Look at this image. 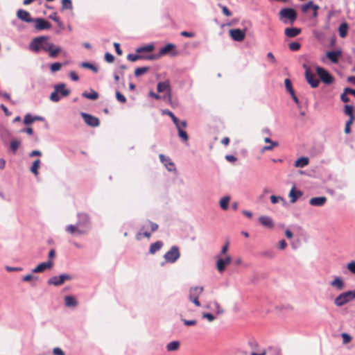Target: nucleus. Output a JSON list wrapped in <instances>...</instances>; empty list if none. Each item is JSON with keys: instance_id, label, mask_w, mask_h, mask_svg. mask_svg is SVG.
<instances>
[{"instance_id": "nucleus-13", "label": "nucleus", "mask_w": 355, "mask_h": 355, "mask_svg": "<svg viewBox=\"0 0 355 355\" xmlns=\"http://www.w3.org/2000/svg\"><path fill=\"white\" fill-rule=\"evenodd\" d=\"M65 231L71 234L85 235L87 230L79 228L76 224L66 226Z\"/></svg>"}, {"instance_id": "nucleus-6", "label": "nucleus", "mask_w": 355, "mask_h": 355, "mask_svg": "<svg viewBox=\"0 0 355 355\" xmlns=\"http://www.w3.org/2000/svg\"><path fill=\"white\" fill-rule=\"evenodd\" d=\"M180 257L179 248L176 245L172 246L170 250L165 253L164 258L167 263H173Z\"/></svg>"}, {"instance_id": "nucleus-38", "label": "nucleus", "mask_w": 355, "mask_h": 355, "mask_svg": "<svg viewBox=\"0 0 355 355\" xmlns=\"http://www.w3.org/2000/svg\"><path fill=\"white\" fill-rule=\"evenodd\" d=\"M345 114L349 116V119H355L354 115V108L352 105H346L344 110Z\"/></svg>"}, {"instance_id": "nucleus-14", "label": "nucleus", "mask_w": 355, "mask_h": 355, "mask_svg": "<svg viewBox=\"0 0 355 355\" xmlns=\"http://www.w3.org/2000/svg\"><path fill=\"white\" fill-rule=\"evenodd\" d=\"M232 261V259L230 256H227L225 258L218 257L216 263V268L218 272H223L225 267L229 265Z\"/></svg>"}, {"instance_id": "nucleus-39", "label": "nucleus", "mask_w": 355, "mask_h": 355, "mask_svg": "<svg viewBox=\"0 0 355 355\" xmlns=\"http://www.w3.org/2000/svg\"><path fill=\"white\" fill-rule=\"evenodd\" d=\"M40 160L36 159L33 162L32 166L31 167V171L37 176L38 175V168H40Z\"/></svg>"}, {"instance_id": "nucleus-31", "label": "nucleus", "mask_w": 355, "mask_h": 355, "mask_svg": "<svg viewBox=\"0 0 355 355\" xmlns=\"http://www.w3.org/2000/svg\"><path fill=\"white\" fill-rule=\"evenodd\" d=\"M175 49V45H174L173 44H167L164 47L160 49L159 54H157V55H159V58L160 56L166 54L167 53H168L169 51H171V50Z\"/></svg>"}, {"instance_id": "nucleus-60", "label": "nucleus", "mask_w": 355, "mask_h": 355, "mask_svg": "<svg viewBox=\"0 0 355 355\" xmlns=\"http://www.w3.org/2000/svg\"><path fill=\"white\" fill-rule=\"evenodd\" d=\"M347 269L351 272H352L353 274H355V261H352L351 262H349L348 264H347Z\"/></svg>"}, {"instance_id": "nucleus-23", "label": "nucleus", "mask_w": 355, "mask_h": 355, "mask_svg": "<svg viewBox=\"0 0 355 355\" xmlns=\"http://www.w3.org/2000/svg\"><path fill=\"white\" fill-rule=\"evenodd\" d=\"M301 31V29L299 28H286L284 31V34L287 37L292 38L298 35Z\"/></svg>"}, {"instance_id": "nucleus-35", "label": "nucleus", "mask_w": 355, "mask_h": 355, "mask_svg": "<svg viewBox=\"0 0 355 355\" xmlns=\"http://www.w3.org/2000/svg\"><path fill=\"white\" fill-rule=\"evenodd\" d=\"M61 51V48L60 46H55V45L52 43L51 46V50L48 51L49 56L51 58L57 57L58 54Z\"/></svg>"}, {"instance_id": "nucleus-33", "label": "nucleus", "mask_w": 355, "mask_h": 355, "mask_svg": "<svg viewBox=\"0 0 355 355\" xmlns=\"http://www.w3.org/2000/svg\"><path fill=\"white\" fill-rule=\"evenodd\" d=\"M230 201V197L229 196H226L220 198L219 201V205L220 208L223 210H227L228 209L229 202Z\"/></svg>"}, {"instance_id": "nucleus-4", "label": "nucleus", "mask_w": 355, "mask_h": 355, "mask_svg": "<svg viewBox=\"0 0 355 355\" xmlns=\"http://www.w3.org/2000/svg\"><path fill=\"white\" fill-rule=\"evenodd\" d=\"M157 229L158 225L157 223H153L150 220H147L146 223H144L141 228V231H142L143 233L139 232L137 234V239L138 240H140L141 234H143L144 236L146 238H150L151 234L156 231Z\"/></svg>"}, {"instance_id": "nucleus-7", "label": "nucleus", "mask_w": 355, "mask_h": 355, "mask_svg": "<svg viewBox=\"0 0 355 355\" xmlns=\"http://www.w3.org/2000/svg\"><path fill=\"white\" fill-rule=\"evenodd\" d=\"M173 123L175 124L177 130H178V136L184 141H187L188 139H189V136L187 133V132L184 130V129L187 128V123L185 120H183L182 121H180L178 118H177V120L175 122H173Z\"/></svg>"}, {"instance_id": "nucleus-25", "label": "nucleus", "mask_w": 355, "mask_h": 355, "mask_svg": "<svg viewBox=\"0 0 355 355\" xmlns=\"http://www.w3.org/2000/svg\"><path fill=\"white\" fill-rule=\"evenodd\" d=\"M204 288L202 286H194L191 287L189 290V298L191 297H199L202 293Z\"/></svg>"}, {"instance_id": "nucleus-52", "label": "nucleus", "mask_w": 355, "mask_h": 355, "mask_svg": "<svg viewBox=\"0 0 355 355\" xmlns=\"http://www.w3.org/2000/svg\"><path fill=\"white\" fill-rule=\"evenodd\" d=\"M62 64L60 62H54L51 64L50 69L52 72H56L61 69Z\"/></svg>"}, {"instance_id": "nucleus-41", "label": "nucleus", "mask_w": 355, "mask_h": 355, "mask_svg": "<svg viewBox=\"0 0 355 355\" xmlns=\"http://www.w3.org/2000/svg\"><path fill=\"white\" fill-rule=\"evenodd\" d=\"M146 53H138L139 56H142L140 60H154L159 58V55H156L155 54L146 55Z\"/></svg>"}, {"instance_id": "nucleus-8", "label": "nucleus", "mask_w": 355, "mask_h": 355, "mask_svg": "<svg viewBox=\"0 0 355 355\" xmlns=\"http://www.w3.org/2000/svg\"><path fill=\"white\" fill-rule=\"evenodd\" d=\"M77 217L78 221L76 225L79 228L87 230V234L90 227V219L89 215L86 213H78L77 214Z\"/></svg>"}, {"instance_id": "nucleus-20", "label": "nucleus", "mask_w": 355, "mask_h": 355, "mask_svg": "<svg viewBox=\"0 0 355 355\" xmlns=\"http://www.w3.org/2000/svg\"><path fill=\"white\" fill-rule=\"evenodd\" d=\"M302 195L303 193L300 190H297L295 187L293 186L288 194V196L290 198V202L291 203H295L297 201V200L299 198H300Z\"/></svg>"}, {"instance_id": "nucleus-63", "label": "nucleus", "mask_w": 355, "mask_h": 355, "mask_svg": "<svg viewBox=\"0 0 355 355\" xmlns=\"http://www.w3.org/2000/svg\"><path fill=\"white\" fill-rule=\"evenodd\" d=\"M180 35L182 36L186 37H193L195 36V33L193 32H188V31H182L180 33Z\"/></svg>"}, {"instance_id": "nucleus-48", "label": "nucleus", "mask_w": 355, "mask_h": 355, "mask_svg": "<svg viewBox=\"0 0 355 355\" xmlns=\"http://www.w3.org/2000/svg\"><path fill=\"white\" fill-rule=\"evenodd\" d=\"M213 304L214 306V311L216 314L220 315L224 313L223 309L220 306V304L217 302H214Z\"/></svg>"}, {"instance_id": "nucleus-5", "label": "nucleus", "mask_w": 355, "mask_h": 355, "mask_svg": "<svg viewBox=\"0 0 355 355\" xmlns=\"http://www.w3.org/2000/svg\"><path fill=\"white\" fill-rule=\"evenodd\" d=\"M355 299V291H349L340 293L334 300V304L337 306H342Z\"/></svg>"}, {"instance_id": "nucleus-45", "label": "nucleus", "mask_w": 355, "mask_h": 355, "mask_svg": "<svg viewBox=\"0 0 355 355\" xmlns=\"http://www.w3.org/2000/svg\"><path fill=\"white\" fill-rule=\"evenodd\" d=\"M314 6H318V5L314 4L312 1H310L307 3L302 6V10L303 12H306L309 8L313 9Z\"/></svg>"}, {"instance_id": "nucleus-26", "label": "nucleus", "mask_w": 355, "mask_h": 355, "mask_svg": "<svg viewBox=\"0 0 355 355\" xmlns=\"http://www.w3.org/2000/svg\"><path fill=\"white\" fill-rule=\"evenodd\" d=\"M340 51H328L327 57L333 62L336 63L338 61L339 57L341 55Z\"/></svg>"}, {"instance_id": "nucleus-49", "label": "nucleus", "mask_w": 355, "mask_h": 355, "mask_svg": "<svg viewBox=\"0 0 355 355\" xmlns=\"http://www.w3.org/2000/svg\"><path fill=\"white\" fill-rule=\"evenodd\" d=\"M278 146V143L277 142H272V144H270V145L269 146H263L262 148H261V153H263L265 151H268V150H272L275 147L277 146Z\"/></svg>"}, {"instance_id": "nucleus-12", "label": "nucleus", "mask_w": 355, "mask_h": 355, "mask_svg": "<svg viewBox=\"0 0 355 355\" xmlns=\"http://www.w3.org/2000/svg\"><path fill=\"white\" fill-rule=\"evenodd\" d=\"M81 116L84 119L87 125L91 127H97L99 125V120L97 117H95L85 112L80 113Z\"/></svg>"}, {"instance_id": "nucleus-27", "label": "nucleus", "mask_w": 355, "mask_h": 355, "mask_svg": "<svg viewBox=\"0 0 355 355\" xmlns=\"http://www.w3.org/2000/svg\"><path fill=\"white\" fill-rule=\"evenodd\" d=\"M155 49V46L153 44H149L143 46L138 47L135 51L137 53H151Z\"/></svg>"}, {"instance_id": "nucleus-59", "label": "nucleus", "mask_w": 355, "mask_h": 355, "mask_svg": "<svg viewBox=\"0 0 355 355\" xmlns=\"http://www.w3.org/2000/svg\"><path fill=\"white\" fill-rule=\"evenodd\" d=\"M105 60L106 62L110 63V62H112L114 61V55L112 54L107 52L105 54Z\"/></svg>"}, {"instance_id": "nucleus-43", "label": "nucleus", "mask_w": 355, "mask_h": 355, "mask_svg": "<svg viewBox=\"0 0 355 355\" xmlns=\"http://www.w3.org/2000/svg\"><path fill=\"white\" fill-rule=\"evenodd\" d=\"M81 66L84 68L89 69L95 73L98 72V68L89 62H83L81 64Z\"/></svg>"}, {"instance_id": "nucleus-54", "label": "nucleus", "mask_w": 355, "mask_h": 355, "mask_svg": "<svg viewBox=\"0 0 355 355\" xmlns=\"http://www.w3.org/2000/svg\"><path fill=\"white\" fill-rule=\"evenodd\" d=\"M354 120V119H349V120H347L346 121L345 128V132L346 134L350 133V132H351L350 125L352 124Z\"/></svg>"}, {"instance_id": "nucleus-18", "label": "nucleus", "mask_w": 355, "mask_h": 355, "mask_svg": "<svg viewBox=\"0 0 355 355\" xmlns=\"http://www.w3.org/2000/svg\"><path fill=\"white\" fill-rule=\"evenodd\" d=\"M53 263L51 260H49L46 262H42L38 264L35 268L32 270V272L34 273L42 272L46 269H50L52 268Z\"/></svg>"}, {"instance_id": "nucleus-50", "label": "nucleus", "mask_w": 355, "mask_h": 355, "mask_svg": "<svg viewBox=\"0 0 355 355\" xmlns=\"http://www.w3.org/2000/svg\"><path fill=\"white\" fill-rule=\"evenodd\" d=\"M289 49L293 51H298L300 49V44L297 42H293L289 44Z\"/></svg>"}, {"instance_id": "nucleus-24", "label": "nucleus", "mask_w": 355, "mask_h": 355, "mask_svg": "<svg viewBox=\"0 0 355 355\" xmlns=\"http://www.w3.org/2000/svg\"><path fill=\"white\" fill-rule=\"evenodd\" d=\"M259 221L264 227L272 228L274 226L273 221L272 218L269 216H261L259 218Z\"/></svg>"}, {"instance_id": "nucleus-29", "label": "nucleus", "mask_w": 355, "mask_h": 355, "mask_svg": "<svg viewBox=\"0 0 355 355\" xmlns=\"http://www.w3.org/2000/svg\"><path fill=\"white\" fill-rule=\"evenodd\" d=\"M180 346V343L178 340H174L168 343L166 348L168 352H175L179 349Z\"/></svg>"}, {"instance_id": "nucleus-21", "label": "nucleus", "mask_w": 355, "mask_h": 355, "mask_svg": "<svg viewBox=\"0 0 355 355\" xmlns=\"http://www.w3.org/2000/svg\"><path fill=\"white\" fill-rule=\"evenodd\" d=\"M327 202V198L324 196L314 197L310 199L309 204L315 207H322Z\"/></svg>"}, {"instance_id": "nucleus-30", "label": "nucleus", "mask_w": 355, "mask_h": 355, "mask_svg": "<svg viewBox=\"0 0 355 355\" xmlns=\"http://www.w3.org/2000/svg\"><path fill=\"white\" fill-rule=\"evenodd\" d=\"M309 162L308 157H302L295 162L294 166L297 168H303L309 164Z\"/></svg>"}, {"instance_id": "nucleus-36", "label": "nucleus", "mask_w": 355, "mask_h": 355, "mask_svg": "<svg viewBox=\"0 0 355 355\" xmlns=\"http://www.w3.org/2000/svg\"><path fill=\"white\" fill-rule=\"evenodd\" d=\"M21 144V141L18 139H12L10 144V150L15 154Z\"/></svg>"}, {"instance_id": "nucleus-56", "label": "nucleus", "mask_w": 355, "mask_h": 355, "mask_svg": "<svg viewBox=\"0 0 355 355\" xmlns=\"http://www.w3.org/2000/svg\"><path fill=\"white\" fill-rule=\"evenodd\" d=\"M218 6L222 9V11L225 15H226L227 17L232 16V12L229 10V9L225 6H223L220 3H218Z\"/></svg>"}, {"instance_id": "nucleus-11", "label": "nucleus", "mask_w": 355, "mask_h": 355, "mask_svg": "<svg viewBox=\"0 0 355 355\" xmlns=\"http://www.w3.org/2000/svg\"><path fill=\"white\" fill-rule=\"evenodd\" d=\"M316 72L321 80L325 84H331L333 83V78L330 73L324 69L320 67H316Z\"/></svg>"}, {"instance_id": "nucleus-58", "label": "nucleus", "mask_w": 355, "mask_h": 355, "mask_svg": "<svg viewBox=\"0 0 355 355\" xmlns=\"http://www.w3.org/2000/svg\"><path fill=\"white\" fill-rule=\"evenodd\" d=\"M202 318L208 320L209 322H212L214 320L215 317L213 314L210 313H205L202 314Z\"/></svg>"}, {"instance_id": "nucleus-62", "label": "nucleus", "mask_w": 355, "mask_h": 355, "mask_svg": "<svg viewBox=\"0 0 355 355\" xmlns=\"http://www.w3.org/2000/svg\"><path fill=\"white\" fill-rule=\"evenodd\" d=\"M32 279L38 280V278L37 277H33L31 274L26 275L24 277H23V278H22V280L24 282H29V281H31Z\"/></svg>"}, {"instance_id": "nucleus-55", "label": "nucleus", "mask_w": 355, "mask_h": 355, "mask_svg": "<svg viewBox=\"0 0 355 355\" xmlns=\"http://www.w3.org/2000/svg\"><path fill=\"white\" fill-rule=\"evenodd\" d=\"M116 98L120 103H125L126 102L125 97L118 91L116 92Z\"/></svg>"}, {"instance_id": "nucleus-3", "label": "nucleus", "mask_w": 355, "mask_h": 355, "mask_svg": "<svg viewBox=\"0 0 355 355\" xmlns=\"http://www.w3.org/2000/svg\"><path fill=\"white\" fill-rule=\"evenodd\" d=\"M70 94V90L66 88L64 83H60L54 86V92L50 95V100L53 102H58L62 96H67Z\"/></svg>"}, {"instance_id": "nucleus-53", "label": "nucleus", "mask_w": 355, "mask_h": 355, "mask_svg": "<svg viewBox=\"0 0 355 355\" xmlns=\"http://www.w3.org/2000/svg\"><path fill=\"white\" fill-rule=\"evenodd\" d=\"M162 114H165V115L169 116L171 117V119H172L173 122H175L176 120H177L178 117H176L174 115V114L171 111H170L168 110H162Z\"/></svg>"}, {"instance_id": "nucleus-15", "label": "nucleus", "mask_w": 355, "mask_h": 355, "mask_svg": "<svg viewBox=\"0 0 355 355\" xmlns=\"http://www.w3.org/2000/svg\"><path fill=\"white\" fill-rule=\"evenodd\" d=\"M230 35L234 41L241 42L245 38V30H241L239 28L232 29L230 31Z\"/></svg>"}, {"instance_id": "nucleus-19", "label": "nucleus", "mask_w": 355, "mask_h": 355, "mask_svg": "<svg viewBox=\"0 0 355 355\" xmlns=\"http://www.w3.org/2000/svg\"><path fill=\"white\" fill-rule=\"evenodd\" d=\"M17 17L23 21L27 23L33 22L34 19L31 17L30 13L22 9H19L17 12Z\"/></svg>"}, {"instance_id": "nucleus-64", "label": "nucleus", "mask_w": 355, "mask_h": 355, "mask_svg": "<svg viewBox=\"0 0 355 355\" xmlns=\"http://www.w3.org/2000/svg\"><path fill=\"white\" fill-rule=\"evenodd\" d=\"M342 337H343V343H349V342L351 341V340H352L351 336H350L349 334H346V333H343V334H342Z\"/></svg>"}, {"instance_id": "nucleus-34", "label": "nucleus", "mask_w": 355, "mask_h": 355, "mask_svg": "<svg viewBox=\"0 0 355 355\" xmlns=\"http://www.w3.org/2000/svg\"><path fill=\"white\" fill-rule=\"evenodd\" d=\"M163 243L162 241H157L150 245L149 252L150 254H155L156 252L159 251L162 247Z\"/></svg>"}, {"instance_id": "nucleus-46", "label": "nucleus", "mask_w": 355, "mask_h": 355, "mask_svg": "<svg viewBox=\"0 0 355 355\" xmlns=\"http://www.w3.org/2000/svg\"><path fill=\"white\" fill-rule=\"evenodd\" d=\"M141 58H143V57L142 56H139V54L137 53L136 54L129 53L127 55V59L129 61H131V62H135V61H137L138 60H140Z\"/></svg>"}, {"instance_id": "nucleus-28", "label": "nucleus", "mask_w": 355, "mask_h": 355, "mask_svg": "<svg viewBox=\"0 0 355 355\" xmlns=\"http://www.w3.org/2000/svg\"><path fill=\"white\" fill-rule=\"evenodd\" d=\"M349 26L347 22L341 23L338 27V33L340 37L344 38L347 36Z\"/></svg>"}, {"instance_id": "nucleus-16", "label": "nucleus", "mask_w": 355, "mask_h": 355, "mask_svg": "<svg viewBox=\"0 0 355 355\" xmlns=\"http://www.w3.org/2000/svg\"><path fill=\"white\" fill-rule=\"evenodd\" d=\"M33 22H35V28L37 31L49 29L51 26L49 21L42 18L34 19Z\"/></svg>"}, {"instance_id": "nucleus-40", "label": "nucleus", "mask_w": 355, "mask_h": 355, "mask_svg": "<svg viewBox=\"0 0 355 355\" xmlns=\"http://www.w3.org/2000/svg\"><path fill=\"white\" fill-rule=\"evenodd\" d=\"M169 89V83L168 82H159L157 84V89L159 92H163Z\"/></svg>"}, {"instance_id": "nucleus-9", "label": "nucleus", "mask_w": 355, "mask_h": 355, "mask_svg": "<svg viewBox=\"0 0 355 355\" xmlns=\"http://www.w3.org/2000/svg\"><path fill=\"white\" fill-rule=\"evenodd\" d=\"M303 67L305 69V78L307 83L311 86V87H317L319 85V80L315 77V74L311 71L309 67L306 64H304Z\"/></svg>"}, {"instance_id": "nucleus-32", "label": "nucleus", "mask_w": 355, "mask_h": 355, "mask_svg": "<svg viewBox=\"0 0 355 355\" xmlns=\"http://www.w3.org/2000/svg\"><path fill=\"white\" fill-rule=\"evenodd\" d=\"M64 303L67 307H75L78 304L76 300L71 295H67L64 297Z\"/></svg>"}, {"instance_id": "nucleus-37", "label": "nucleus", "mask_w": 355, "mask_h": 355, "mask_svg": "<svg viewBox=\"0 0 355 355\" xmlns=\"http://www.w3.org/2000/svg\"><path fill=\"white\" fill-rule=\"evenodd\" d=\"M82 95L83 97L88 98V99H91V100H96L98 98V93L94 90H91V92L89 93L87 92H85L83 93Z\"/></svg>"}, {"instance_id": "nucleus-2", "label": "nucleus", "mask_w": 355, "mask_h": 355, "mask_svg": "<svg viewBox=\"0 0 355 355\" xmlns=\"http://www.w3.org/2000/svg\"><path fill=\"white\" fill-rule=\"evenodd\" d=\"M279 19L284 24H293L297 19L296 11L291 8H282L279 13Z\"/></svg>"}, {"instance_id": "nucleus-51", "label": "nucleus", "mask_w": 355, "mask_h": 355, "mask_svg": "<svg viewBox=\"0 0 355 355\" xmlns=\"http://www.w3.org/2000/svg\"><path fill=\"white\" fill-rule=\"evenodd\" d=\"M284 83H285V87H286V90L288 91V92L290 94V93H293L294 92L293 89V87H292V84H291V82L289 79L286 78L284 81Z\"/></svg>"}, {"instance_id": "nucleus-57", "label": "nucleus", "mask_w": 355, "mask_h": 355, "mask_svg": "<svg viewBox=\"0 0 355 355\" xmlns=\"http://www.w3.org/2000/svg\"><path fill=\"white\" fill-rule=\"evenodd\" d=\"M279 200L284 202V199L281 196H270V201L272 204H276Z\"/></svg>"}, {"instance_id": "nucleus-61", "label": "nucleus", "mask_w": 355, "mask_h": 355, "mask_svg": "<svg viewBox=\"0 0 355 355\" xmlns=\"http://www.w3.org/2000/svg\"><path fill=\"white\" fill-rule=\"evenodd\" d=\"M53 355H65L64 351L60 347H55L53 349Z\"/></svg>"}, {"instance_id": "nucleus-22", "label": "nucleus", "mask_w": 355, "mask_h": 355, "mask_svg": "<svg viewBox=\"0 0 355 355\" xmlns=\"http://www.w3.org/2000/svg\"><path fill=\"white\" fill-rule=\"evenodd\" d=\"M330 286L338 291H341L344 288L345 283L340 277H336L334 280L330 282Z\"/></svg>"}, {"instance_id": "nucleus-44", "label": "nucleus", "mask_w": 355, "mask_h": 355, "mask_svg": "<svg viewBox=\"0 0 355 355\" xmlns=\"http://www.w3.org/2000/svg\"><path fill=\"white\" fill-rule=\"evenodd\" d=\"M33 122V116H32L30 113L26 114L24 119V123L25 125H30Z\"/></svg>"}, {"instance_id": "nucleus-47", "label": "nucleus", "mask_w": 355, "mask_h": 355, "mask_svg": "<svg viewBox=\"0 0 355 355\" xmlns=\"http://www.w3.org/2000/svg\"><path fill=\"white\" fill-rule=\"evenodd\" d=\"M62 9H72V3L71 0H62Z\"/></svg>"}, {"instance_id": "nucleus-10", "label": "nucleus", "mask_w": 355, "mask_h": 355, "mask_svg": "<svg viewBox=\"0 0 355 355\" xmlns=\"http://www.w3.org/2000/svg\"><path fill=\"white\" fill-rule=\"evenodd\" d=\"M72 277L68 274H61L58 276H53L48 280V284L58 286L64 284L65 281L71 280Z\"/></svg>"}, {"instance_id": "nucleus-17", "label": "nucleus", "mask_w": 355, "mask_h": 355, "mask_svg": "<svg viewBox=\"0 0 355 355\" xmlns=\"http://www.w3.org/2000/svg\"><path fill=\"white\" fill-rule=\"evenodd\" d=\"M159 157L160 162L166 166L168 171H175L176 170L174 163L168 157H166L165 155L160 154Z\"/></svg>"}, {"instance_id": "nucleus-42", "label": "nucleus", "mask_w": 355, "mask_h": 355, "mask_svg": "<svg viewBox=\"0 0 355 355\" xmlns=\"http://www.w3.org/2000/svg\"><path fill=\"white\" fill-rule=\"evenodd\" d=\"M149 70L148 67H138L135 71V75L136 76H141L142 74H144Z\"/></svg>"}, {"instance_id": "nucleus-1", "label": "nucleus", "mask_w": 355, "mask_h": 355, "mask_svg": "<svg viewBox=\"0 0 355 355\" xmlns=\"http://www.w3.org/2000/svg\"><path fill=\"white\" fill-rule=\"evenodd\" d=\"M51 42L48 41V37L40 36L35 37L29 44V49L34 53H39L41 51L47 52L51 50Z\"/></svg>"}]
</instances>
